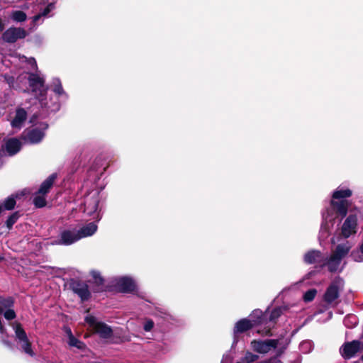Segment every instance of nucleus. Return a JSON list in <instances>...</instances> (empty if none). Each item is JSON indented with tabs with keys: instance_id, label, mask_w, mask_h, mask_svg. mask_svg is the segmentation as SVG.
<instances>
[{
	"instance_id": "72a5a7b5",
	"label": "nucleus",
	"mask_w": 363,
	"mask_h": 363,
	"mask_svg": "<svg viewBox=\"0 0 363 363\" xmlns=\"http://www.w3.org/2000/svg\"><path fill=\"white\" fill-rule=\"evenodd\" d=\"M317 294V290L315 289H311L306 291L303 294V299L305 302L312 301Z\"/></svg>"
},
{
	"instance_id": "f8f14e48",
	"label": "nucleus",
	"mask_w": 363,
	"mask_h": 363,
	"mask_svg": "<svg viewBox=\"0 0 363 363\" xmlns=\"http://www.w3.org/2000/svg\"><path fill=\"white\" fill-rule=\"evenodd\" d=\"M340 297V286L337 281H333L328 286L323 295V300L328 304L332 303Z\"/></svg>"
},
{
	"instance_id": "a18cd8bd",
	"label": "nucleus",
	"mask_w": 363,
	"mask_h": 363,
	"mask_svg": "<svg viewBox=\"0 0 363 363\" xmlns=\"http://www.w3.org/2000/svg\"><path fill=\"white\" fill-rule=\"evenodd\" d=\"M359 250L363 255V238H362V242L359 245Z\"/></svg>"
},
{
	"instance_id": "aec40b11",
	"label": "nucleus",
	"mask_w": 363,
	"mask_h": 363,
	"mask_svg": "<svg viewBox=\"0 0 363 363\" xmlns=\"http://www.w3.org/2000/svg\"><path fill=\"white\" fill-rule=\"evenodd\" d=\"M21 148V143L16 138L9 139L5 144V149L9 155H16L20 151Z\"/></svg>"
},
{
	"instance_id": "473e14b6",
	"label": "nucleus",
	"mask_w": 363,
	"mask_h": 363,
	"mask_svg": "<svg viewBox=\"0 0 363 363\" xmlns=\"http://www.w3.org/2000/svg\"><path fill=\"white\" fill-rule=\"evenodd\" d=\"M21 348L22 350L30 356L33 357L35 355L32 350L31 342L29 341L28 338L23 340L21 341Z\"/></svg>"
},
{
	"instance_id": "a211bd4d",
	"label": "nucleus",
	"mask_w": 363,
	"mask_h": 363,
	"mask_svg": "<svg viewBox=\"0 0 363 363\" xmlns=\"http://www.w3.org/2000/svg\"><path fill=\"white\" fill-rule=\"evenodd\" d=\"M57 179V174L53 173L50 174L40 186L38 194L46 195L50 192V189L52 187L53 184Z\"/></svg>"
},
{
	"instance_id": "49530a36",
	"label": "nucleus",
	"mask_w": 363,
	"mask_h": 363,
	"mask_svg": "<svg viewBox=\"0 0 363 363\" xmlns=\"http://www.w3.org/2000/svg\"><path fill=\"white\" fill-rule=\"evenodd\" d=\"M69 330H70L69 328H68V330H67V333H68L69 335Z\"/></svg>"
},
{
	"instance_id": "a878e982",
	"label": "nucleus",
	"mask_w": 363,
	"mask_h": 363,
	"mask_svg": "<svg viewBox=\"0 0 363 363\" xmlns=\"http://www.w3.org/2000/svg\"><path fill=\"white\" fill-rule=\"evenodd\" d=\"M69 345L81 350H85L86 347L84 342L78 340L72 335L71 330H69Z\"/></svg>"
},
{
	"instance_id": "7ed1b4c3",
	"label": "nucleus",
	"mask_w": 363,
	"mask_h": 363,
	"mask_svg": "<svg viewBox=\"0 0 363 363\" xmlns=\"http://www.w3.org/2000/svg\"><path fill=\"white\" fill-rule=\"evenodd\" d=\"M341 227L340 235L345 239L357 234L358 231V212L350 211Z\"/></svg>"
},
{
	"instance_id": "09e8293b",
	"label": "nucleus",
	"mask_w": 363,
	"mask_h": 363,
	"mask_svg": "<svg viewBox=\"0 0 363 363\" xmlns=\"http://www.w3.org/2000/svg\"><path fill=\"white\" fill-rule=\"evenodd\" d=\"M1 259H2V258L0 257V260H1Z\"/></svg>"
},
{
	"instance_id": "2f4dec72",
	"label": "nucleus",
	"mask_w": 363,
	"mask_h": 363,
	"mask_svg": "<svg viewBox=\"0 0 363 363\" xmlns=\"http://www.w3.org/2000/svg\"><path fill=\"white\" fill-rule=\"evenodd\" d=\"M69 289L72 291H74L79 289V288L84 287V286L87 285V284L81 280L71 279L69 282Z\"/></svg>"
},
{
	"instance_id": "2eb2a0df",
	"label": "nucleus",
	"mask_w": 363,
	"mask_h": 363,
	"mask_svg": "<svg viewBox=\"0 0 363 363\" xmlns=\"http://www.w3.org/2000/svg\"><path fill=\"white\" fill-rule=\"evenodd\" d=\"M80 239V236H79L77 232L65 230L61 233L60 240L58 242V244L64 245H69L77 242Z\"/></svg>"
},
{
	"instance_id": "ddd939ff",
	"label": "nucleus",
	"mask_w": 363,
	"mask_h": 363,
	"mask_svg": "<svg viewBox=\"0 0 363 363\" xmlns=\"http://www.w3.org/2000/svg\"><path fill=\"white\" fill-rule=\"evenodd\" d=\"M249 318L253 328L261 325L266 327L268 325V313L267 311L262 312L259 309H255L250 314Z\"/></svg>"
},
{
	"instance_id": "ea45409f",
	"label": "nucleus",
	"mask_w": 363,
	"mask_h": 363,
	"mask_svg": "<svg viewBox=\"0 0 363 363\" xmlns=\"http://www.w3.org/2000/svg\"><path fill=\"white\" fill-rule=\"evenodd\" d=\"M154 325H155L154 321L151 319H148L145 321V323L143 325V329L146 332H150L153 328Z\"/></svg>"
},
{
	"instance_id": "e433bc0d",
	"label": "nucleus",
	"mask_w": 363,
	"mask_h": 363,
	"mask_svg": "<svg viewBox=\"0 0 363 363\" xmlns=\"http://www.w3.org/2000/svg\"><path fill=\"white\" fill-rule=\"evenodd\" d=\"M282 353V351H279L276 356L270 357L264 361L259 362L258 363H283L279 359V356H280Z\"/></svg>"
},
{
	"instance_id": "c85d7f7f",
	"label": "nucleus",
	"mask_w": 363,
	"mask_h": 363,
	"mask_svg": "<svg viewBox=\"0 0 363 363\" xmlns=\"http://www.w3.org/2000/svg\"><path fill=\"white\" fill-rule=\"evenodd\" d=\"M20 217L21 213L19 211H15L8 217L6 220V225L9 230H11L13 228V225L17 222Z\"/></svg>"
},
{
	"instance_id": "c9c22d12",
	"label": "nucleus",
	"mask_w": 363,
	"mask_h": 363,
	"mask_svg": "<svg viewBox=\"0 0 363 363\" xmlns=\"http://www.w3.org/2000/svg\"><path fill=\"white\" fill-rule=\"evenodd\" d=\"M259 356L255 354L250 352H246L245 357L242 359L243 363H251L255 362L258 359Z\"/></svg>"
},
{
	"instance_id": "6ab92c4d",
	"label": "nucleus",
	"mask_w": 363,
	"mask_h": 363,
	"mask_svg": "<svg viewBox=\"0 0 363 363\" xmlns=\"http://www.w3.org/2000/svg\"><path fill=\"white\" fill-rule=\"evenodd\" d=\"M350 247L344 245H337L335 251L333 252L331 256V261H336L341 262L342 258H344L349 252Z\"/></svg>"
},
{
	"instance_id": "0eeeda50",
	"label": "nucleus",
	"mask_w": 363,
	"mask_h": 363,
	"mask_svg": "<svg viewBox=\"0 0 363 363\" xmlns=\"http://www.w3.org/2000/svg\"><path fill=\"white\" fill-rule=\"evenodd\" d=\"M115 289L117 291L125 294H133L136 291V284L133 279L128 277L119 278L116 284Z\"/></svg>"
},
{
	"instance_id": "bb28decb",
	"label": "nucleus",
	"mask_w": 363,
	"mask_h": 363,
	"mask_svg": "<svg viewBox=\"0 0 363 363\" xmlns=\"http://www.w3.org/2000/svg\"><path fill=\"white\" fill-rule=\"evenodd\" d=\"M1 204L3 206V210L11 211L14 209L16 204V196H14L13 195L9 196Z\"/></svg>"
},
{
	"instance_id": "1a4fd4ad",
	"label": "nucleus",
	"mask_w": 363,
	"mask_h": 363,
	"mask_svg": "<svg viewBox=\"0 0 363 363\" xmlns=\"http://www.w3.org/2000/svg\"><path fill=\"white\" fill-rule=\"evenodd\" d=\"M360 344L359 340L346 342L340 348V353L343 358L346 359H350L358 352Z\"/></svg>"
},
{
	"instance_id": "f03ea898",
	"label": "nucleus",
	"mask_w": 363,
	"mask_h": 363,
	"mask_svg": "<svg viewBox=\"0 0 363 363\" xmlns=\"http://www.w3.org/2000/svg\"><path fill=\"white\" fill-rule=\"evenodd\" d=\"M85 322L92 328L94 333L98 334L101 339H109L113 335L111 326L104 322L98 321L93 315L86 316Z\"/></svg>"
},
{
	"instance_id": "58836bf2",
	"label": "nucleus",
	"mask_w": 363,
	"mask_h": 363,
	"mask_svg": "<svg viewBox=\"0 0 363 363\" xmlns=\"http://www.w3.org/2000/svg\"><path fill=\"white\" fill-rule=\"evenodd\" d=\"M53 91L59 96L65 93L62 84L59 79H57V83L55 84Z\"/></svg>"
},
{
	"instance_id": "f3484780",
	"label": "nucleus",
	"mask_w": 363,
	"mask_h": 363,
	"mask_svg": "<svg viewBox=\"0 0 363 363\" xmlns=\"http://www.w3.org/2000/svg\"><path fill=\"white\" fill-rule=\"evenodd\" d=\"M253 328L249 318H242L239 320L234 326L233 333L235 335L244 333Z\"/></svg>"
},
{
	"instance_id": "a19ab883",
	"label": "nucleus",
	"mask_w": 363,
	"mask_h": 363,
	"mask_svg": "<svg viewBox=\"0 0 363 363\" xmlns=\"http://www.w3.org/2000/svg\"><path fill=\"white\" fill-rule=\"evenodd\" d=\"M50 13L49 9L46 6L41 12H40V13L43 16H46L47 15H48L49 13Z\"/></svg>"
},
{
	"instance_id": "412c9836",
	"label": "nucleus",
	"mask_w": 363,
	"mask_h": 363,
	"mask_svg": "<svg viewBox=\"0 0 363 363\" xmlns=\"http://www.w3.org/2000/svg\"><path fill=\"white\" fill-rule=\"evenodd\" d=\"M27 118V113L23 108L16 110L15 117L11 121V125L13 128L20 127Z\"/></svg>"
},
{
	"instance_id": "39448f33",
	"label": "nucleus",
	"mask_w": 363,
	"mask_h": 363,
	"mask_svg": "<svg viewBox=\"0 0 363 363\" xmlns=\"http://www.w3.org/2000/svg\"><path fill=\"white\" fill-rule=\"evenodd\" d=\"M100 193L98 191L90 193L85 197L84 203L80 208L88 216H92L98 210L100 202Z\"/></svg>"
},
{
	"instance_id": "f704fd0d",
	"label": "nucleus",
	"mask_w": 363,
	"mask_h": 363,
	"mask_svg": "<svg viewBox=\"0 0 363 363\" xmlns=\"http://www.w3.org/2000/svg\"><path fill=\"white\" fill-rule=\"evenodd\" d=\"M18 0H13V2H17ZM38 0H26L23 4L19 6V8L23 10H28L31 6L37 5Z\"/></svg>"
},
{
	"instance_id": "f257e3e1",
	"label": "nucleus",
	"mask_w": 363,
	"mask_h": 363,
	"mask_svg": "<svg viewBox=\"0 0 363 363\" xmlns=\"http://www.w3.org/2000/svg\"><path fill=\"white\" fill-rule=\"evenodd\" d=\"M352 195V191L350 189L338 187L333 191L330 205L335 214V218H340L342 220L347 215L351 203L346 199Z\"/></svg>"
},
{
	"instance_id": "9b49d317",
	"label": "nucleus",
	"mask_w": 363,
	"mask_h": 363,
	"mask_svg": "<svg viewBox=\"0 0 363 363\" xmlns=\"http://www.w3.org/2000/svg\"><path fill=\"white\" fill-rule=\"evenodd\" d=\"M279 340L276 339H269L264 341L254 340L252 342L254 350L259 353H267L271 348H276L278 345Z\"/></svg>"
},
{
	"instance_id": "7c9ffc66",
	"label": "nucleus",
	"mask_w": 363,
	"mask_h": 363,
	"mask_svg": "<svg viewBox=\"0 0 363 363\" xmlns=\"http://www.w3.org/2000/svg\"><path fill=\"white\" fill-rule=\"evenodd\" d=\"M14 330L16 336L20 341H22L28 338L27 334L24 329L23 328L22 325L21 323H16Z\"/></svg>"
},
{
	"instance_id": "423d86ee",
	"label": "nucleus",
	"mask_w": 363,
	"mask_h": 363,
	"mask_svg": "<svg viewBox=\"0 0 363 363\" xmlns=\"http://www.w3.org/2000/svg\"><path fill=\"white\" fill-rule=\"evenodd\" d=\"M27 34L24 28L12 26L3 32L1 38L6 43H14L18 40L25 38Z\"/></svg>"
},
{
	"instance_id": "cd10ccee",
	"label": "nucleus",
	"mask_w": 363,
	"mask_h": 363,
	"mask_svg": "<svg viewBox=\"0 0 363 363\" xmlns=\"http://www.w3.org/2000/svg\"><path fill=\"white\" fill-rule=\"evenodd\" d=\"M45 196V195L38 194L36 193V195L34 196L33 200V203L36 208H43L47 205V201Z\"/></svg>"
},
{
	"instance_id": "c756f323",
	"label": "nucleus",
	"mask_w": 363,
	"mask_h": 363,
	"mask_svg": "<svg viewBox=\"0 0 363 363\" xmlns=\"http://www.w3.org/2000/svg\"><path fill=\"white\" fill-rule=\"evenodd\" d=\"M11 18L16 22H24L27 19V15L23 11L17 10L12 11Z\"/></svg>"
},
{
	"instance_id": "4be33fe9",
	"label": "nucleus",
	"mask_w": 363,
	"mask_h": 363,
	"mask_svg": "<svg viewBox=\"0 0 363 363\" xmlns=\"http://www.w3.org/2000/svg\"><path fill=\"white\" fill-rule=\"evenodd\" d=\"M97 230V225L94 223L91 222L86 225L82 227L78 231L77 233L79 236H80V239L82 238L91 236L95 233Z\"/></svg>"
},
{
	"instance_id": "dca6fc26",
	"label": "nucleus",
	"mask_w": 363,
	"mask_h": 363,
	"mask_svg": "<svg viewBox=\"0 0 363 363\" xmlns=\"http://www.w3.org/2000/svg\"><path fill=\"white\" fill-rule=\"evenodd\" d=\"M303 259L306 264H312L315 263L322 264L324 259L320 251L311 250L305 254Z\"/></svg>"
},
{
	"instance_id": "5701e85b",
	"label": "nucleus",
	"mask_w": 363,
	"mask_h": 363,
	"mask_svg": "<svg viewBox=\"0 0 363 363\" xmlns=\"http://www.w3.org/2000/svg\"><path fill=\"white\" fill-rule=\"evenodd\" d=\"M73 292L79 297L82 303H84L89 301L91 297V293L89 290L88 284L84 286V287L79 288Z\"/></svg>"
},
{
	"instance_id": "4c0bfd02",
	"label": "nucleus",
	"mask_w": 363,
	"mask_h": 363,
	"mask_svg": "<svg viewBox=\"0 0 363 363\" xmlns=\"http://www.w3.org/2000/svg\"><path fill=\"white\" fill-rule=\"evenodd\" d=\"M4 318L8 320H11L16 318V314L14 310L10 308L6 310V311L4 313Z\"/></svg>"
},
{
	"instance_id": "c03bdc74",
	"label": "nucleus",
	"mask_w": 363,
	"mask_h": 363,
	"mask_svg": "<svg viewBox=\"0 0 363 363\" xmlns=\"http://www.w3.org/2000/svg\"><path fill=\"white\" fill-rule=\"evenodd\" d=\"M5 28V23L1 18H0V33L3 32Z\"/></svg>"
},
{
	"instance_id": "de8ad7c7",
	"label": "nucleus",
	"mask_w": 363,
	"mask_h": 363,
	"mask_svg": "<svg viewBox=\"0 0 363 363\" xmlns=\"http://www.w3.org/2000/svg\"><path fill=\"white\" fill-rule=\"evenodd\" d=\"M361 359L363 361V355L362 356Z\"/></svg>"
},
{
	"instance_id": "b1692460",
	"label": "nucleus",
	"mask_w": 363,
	"mask_h": 363,
	"mask_svg": "<svg viewBox=\"0 0 363 363\" xmlns=\"http://www.w3.org/2000/svg\"><path fill=\"white\" fill-rule=\"evenodd\" d=\"M13 305L14 299L13 297L4 298L0 296V315L4 313V309H10Z\"/></svg>"
},
{
	"instance_id": "79ce46f5",
	"label": "nucleus",
	"mask_w": 363,
	"mask_h": 363,
	"mask_svg": "<svg viewBox=\"0 0 363 363\" xmlns=\"http://www.w3.org/2000/svg\"><path fill=\"white\" fill-rule=\"evenodd\" d=\"M43 16L39 13L36 15H35L33 17V22L34 23H37L40 19V18L42 17Z\"/></svg>"
},
{
	"instance_id": "393cba45",
	"label": "nucleus",
	"mask_w": 363,
	"mask_h": 363,
	"mask_svg": "<svg viewBox=\"0 0 363 363\" xmlns=\"http://www.w3.org/2000/svg\"><path fill=\"white\" fill-rule=\"evenodd\" d=\"M340 262H337L336 261H331V256L329 259H323V262L322 264H320V267L323 268L325 266H328V271L330 272H335L337 270V268L340 265Z\"/></svg>"
},
{
	"instance_id": "6e6552de",
	"label": "nucleus",
	"mask_w": 363,
	"mask_h": 363,
	"mask_svg": "<svg viewBox=\"0 0 363 363\" xmlns=\"http://www.w3.org/2000/svg\"><path fill=\"white\" fill-rule=\"evenodd\" d=\"M28 80L29 86L33 92H38L41 97L46 95L47 89L45 87V81L42 77H39L36 74L30 73Z\"/></svg>"
},
{
	"instance_id": "9d476101",
	"label": "nucleus",
	"mask_w": 363,
	"mask_h": 363,
	"mask_svg": "<svg viewBox=\"0 0 363 363\" xmlns=\"http://www.w3.org/2000/svg\"><path fill=\"white\" fill-rule=\"evenodd\" d=\"M282 314V309L280 307H277L274 308L269 315L268 314V325L267 326L264 327L262 330H258L257 333L261 334L262 335L265 336H272V328L274 326V325L277 323V319Z\"/></svg>"
},
{
	"instance_id": "20e7f679",
	"label": "nucleus",
	"mask_w": 363,
	"mask_h": 363,
	"mask_svg": "<svg viewBox=\"0 0 363 363\" xmlns=\"http://www.w3.org/2000/svg\"><path fill=\"white\" fill-rule=\"evenodd\" d=\"M48 127L49 125L46 122H40L38 127L26 130L23 132V139L31 144L39 143L45 137V132Z\"/></svg>"
},
{
	"instance_id": "37998d69",
	"label": "nucleus",
	"mask_w": 363,
	"mask_h": 363,
	"mask_svg": "<svg viewBox=\"0 0 363 363\" xmlns=\"http://www.w3.org/2000/svg\"><path fill=\"white\" fill-rule=\"evenodd\" d=\"M47 7L49 9L50 11L51 12L52 10H54L55 9V2L49 3L47 5Z\"/></svg>"
},
{
	"instance_id": "4468645a",
	"label": "nucleus",
	"mask_w": 363,
	"mask_h": 363,
	"mask_svg": "<svg viewBox=\"0 0 363 363\" xmlns=\"http://www.w3.org/2000/svg\"><path fill=\"white\" fill-rule=\"evenodd\" d=\"M94 280L89 281L92 284L91 290L94 293H101L108 291L107 286L105 285V279L102 277L99 272L92 271L91 273Z\"/></svg>"
}]
</instances>
